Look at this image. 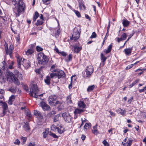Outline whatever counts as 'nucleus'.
I'll use <instances>...</instances> for the list:
<instances>
[{
  "label": "nucleus",
  "mask_w": 146,
  "mask_h": 146,
  "mask_svg": "<svg viewBox=\"0 0 146 146\" xmlns=\"http://www.w3.org/2000/svg\"><path fill=\"white\" fill-rule=\"evenodd\" d=\"M97 35L95 32H93L90 36L91 38H95L96 37Z\"/></svg>",
  "instance_id": "nucleus-57"
},
{
  "label": "nucleus",
  "mask_w": 146,
  "mask_h": 146,
  "mask_svg": "<svg viewBox=\"0 0 146 146\" xmlns=\"http://www.w3.org/2000/svg\"><path fill=\"white\" fill-rule=\"evenodd\" d=\"M14 47L12 44H11L9 47V48H8V46L5 48V50L7 55H9L10 57L12 58L13 56L12 53L14 50Z\"/></svg>",
  "instance_id": "nucleus-7"
},
{
  "label": "nucleus",
  "mask_w": 146,
  "mask_h": 146,
  "mask_svg": "<svg viewBox=\"0 0 146 146\" xmlns=\"http://www.w3.org/2000/svg\"><path fill=\"white\" fill-rule=\"evenodd\" d=\"M50 0H42L43 3L45 5H48L50 3Z\"/></svg>",
  "instance_id": "nucleus-50"
},
{
  "label": "nucleus",
  "mask_w": 146,
  "mask_h": 146,
  "mask_svg": "<svg viewBox=\"0 0 146 146\" xmlns=\"http://www.w3.org/2000/svg\"><path fill=\"white\" fill-rule=\"evenodd\" d=\"M116 111L119 114L123 116L125 115L126 112L125 110H123L120 108H119L116 110Z\"/></svg>",
  "instance_id": "nucleus-20"
},
{
  "label": "nucleus",
  "mask_w": 146,
  "mask_h": 146,
  "mask_svg": "<svg viewBox=\"0 0 146 146\" xmlns=\"http://www.w3.org/2000/svg\"><path fill=\"white\" fill-rule=\"evenodd\" d=\"M13 82L17 86H19L20 84V82L18 78L15 76L13 79Z\"/></svg>",
  "instance_id": "nucleus-25"
},
{
  "label": "nucleus",
  "mask_w": 146,
  "mask_h": 146,
  "mask_svg": "<svg viewBox=\"0 0 146 146\" xmlns=\"http://www.w3.org/2000/svg\"><path fill=\"white\" fill-rule=\"evenodd\" d=\"M72 54H69L67 58H66L65 60L66 62H68L70 61L72 59Z\"/></svg>",
  "instance_id": "nucleus-34"
},
{
  "label": "nucleus",
  "mask_w": 146,
  "mask_h": 146,
  "mask_svg": "<svg viewBox=\"0 0 146 146\" xmlns=\"http://www.w3.org/2000/svg\"><path fill=\"white\" fill-rule=\"evenodd\" d=\"M86 70L89 72L90 73H92L94 71L93 67L92 66H89L87 67Z\"/></svg>",
  "instance_id": "nucleus-28"
},
{
  "label": "nucleus",
  "mask_w": 146,
  "mask_h": 146,
  "mask_svg": "<svg viewBox=\"0 0 146 146\" xmlns=\"http://www.w3.org/2000/svg\"><path fill=\"white\" fill-rule=\"evenodd\" d=\"M56 96L54 95H51L48 98V102L49 104L51 106L54 105V102L56 99Z\"/></svg>",
  "instance_id": "nucleus-11"
},
{
  "label": "nucleus",
  "mask_w": 146,
  "mask_h": 146,
  "mask_svg": "<svg viewBox=\"0 0 146 146\" xmlns=\"http://www.w3.org/2000/svg\"><path fill=\"white\" fill-rule=\"evenodd\" d=\"M40 105L44 111L48 110L50 108L48 105L43 101L40 102Z\"/></svg>",
  "instance_id": "nucleus-12"
},
{
  "label": "nucleus",
  "mask_w": 146,
  "mask_h": 146,
  "mask_svg": "<svg viewBox=\"0 0 146 146\" xmlns=\"http://www.w3.org/2000/svg\"><path fill=\"white\" fill-rule=\"evenodd\" d=\"M48 133V131H46L43 132V137L44 138H46L47 137Z\"/></svg>",
  "instance_id": "nucleus-54"
},
{
  "label": "nucleus",
  "mask_w": 146,
  "mask_h": 146,
  "mask_svg": "<svg viewBox=\"0 0 146 146\" xmlns=\"http://www.w3.org/2000/svg\"><path fill=\"white\" fill-rule=\"evenodd\" d=\"M23 65L26 69L28 68L31 66L30 62L29 61H27L25 64Z\"/></svg>",
  "instance_id": "nucleus-35"
},
{
  "label": "nucleus",
  "mask_w": 146,
  "mask_h": 146,
  "mask_svg": "<svg viewBox=\"0 0 146 146\" xmlns=\"http://www.w3.org/2000/svg\"><path fill=\"white\" fill-rule=\"evenodd\" d=\"M78 6L80 9L85 10L86 7L84 5V2L82 0H79L78 1Z\"/></svg>",
  "instance_id": "nucleus-18"
},
{
  "label": "nucleus",
  "mask_w": 146,
  "mask_h": 146,
  "mask_svg": "<svg viewBox=\"0 0 146 146\" xmlns=\"http://www.w3.org/2000/svg\"><path fill=\"white\" fill-rule=\"evenodd\" d=\"M51 129L52 131H58L60 134L62 133L64 131L62 125L60 122H58L56 126L54 124L52 125L51 126Z\"/></svg>",
  "instance_id": "nucleus-3"
},
{
  "label": "nucleus",
  "mask_w": 146,
  "mask_h": 146,
  "mask_svg": "<svg viewBox=\"0 0 146 146\" xmlns=\"http://www.w3.org/2000/svg\"><path fill=\"white\" fill-rule=\"evenodd\" d=\"M139 79H137L135 81L133 82L129 86V88H131L135 85L137 83H138L139 81Z\"/></svg>",
  "instance_id": "nucleus-40"
},
{
  "label": "nucleus",
  "mask_w": 146,
  "mask_h": 146,
  "mask_svg": "<svg viewBox=\"0 0 146 146\" xmlns=\"http://www.w3.org/2000/svg\"><path fill=\"white\" fill-rule=\"evenodd\" d=\"M73 77V76H72L71 77V83H70V84L69 85V86H68L69 88L70 89L72 88Z\"/></svg>",
  "instance_id": "nucleus-58"
},
{
  "label": "nucleus",
  "mask_w": 146,
  "mask_h": 146,
  "mask_svg": "<svg viewBox=\"0 0 146 146\" xmlns=\"http://www.w3.org/2000/svg\"><path fill=\"white\" fill-rule=\"evenodd\" d=\"M133 140L131 139H128L127 142L126 143V144L125 146H131L132 144Z\"/></svg>",
  "instance_id": "nucleus-43"
},
{
  "label": "nucleus",
  "mask_w": 146,
  "mask_h": 146,
  "mask_svg": "<svg viewBox=\"0 0 146 146\" xmlns=\"http://www.w3.org/2000/svg\"><path fill=\"white\" fill-rule=\"evenodd\" d=\"M37 59L38 64L41 65L46 64L49 60V59L47 56L42 52H40L38 54Z\"/></svg>",
  "instance_id": "nucleus-2"
},
{
  "label": "nucleus",
  "mask_w": 146,
  "mask_h": 146,
  "mask_svg": "<svg viewBox=\"0 0 146 146\" xmlns=\"http://www.w3.org/2000/svg\"><path fill=\"white\" fill-rule=\"evenodd\" d=\"M62 103L58 101H57L55 104H54V106H57L59 109H61L62 107L61 106Z\"/></svg>",
  "instance_id": "nucleus-26"
},
{
  "label": "nucleus",
  "mask_w": 146,
  "mask_h": 146,
  "mask_svg": "<svg viewBox=\"0 0 146 146\" xmlns=\"http://www.w3.org/2000/svg\"><path fill=\"white\" fill-rule=\"evenodd\" d=\"M49 29L52 32V35L53 36H55L56 38L59 37L60 31V29L58 27L55 28H50Z\"/></svg>",
  "instance_id": "nucleus-6"
},
{
  "label": "nucleus",
  "mask_w": 146,
  "mask_h": 146,
  "mask_svg": "<svg viewBox=\"0 0 146 146\" xmlns=\"http://www.w3.org/2000/svg\"><path fill=\"white\" fill-rule=\"evenodd\" d=\"M43 23V22L42 20L38 19L37 20V22L35 24V25L38 26L42 25Z\"/></svg>",
  "instance_id": "nucleus-42"
},
{
  "label": "nucleus",
  "mask_w": 146,
  "mask_h": 146,
  "mask_svg": "<svg viewBox=\"0 0 146 146\" xmlns=\"http://www.w3.org/2000/svg\"><path fill=\"white\" fill-rule=\"evenodd\" d=\"M17 62L18 67L19 68H21V65L22 64V63L25 60L24 58H22L20 56L17 57Z\"/></svg>",
  "instance_id": "nucleus-17"
},
{
  "label": "nucleus",
  "mask_w": 146,
  "mask_h": 146,
  "mask_svg": "<svg viewBox=\"0 0 146 146\" xmlns=\"http://www.w3.org/2000/svg\"><path fill=\"white\" fill-rule=\"evenodd\" d=\"M63 56H66L67 54L64 51H62V52H60V53Z\"/></svg>",
  "instance_id": "nucleus-63"
},
{
  "label": "nucleus",
  "mask_w": 146,
  "mask_h": 146,
  "mask_svg": "<svg viewBox=\"0 0 146 146\" xmlns=\"http://www.w3.org/2000/svg\"><path fill=\"white\" fill-rule=\"evenodd\" d=\"M36 49L37 51L38 52L41 51L43 50V48L38 46H36Z\"/></svg>",
  "instance_id": "nucleus-53"
},
{
  "label": "nucleus",
  "mask_w": 146,
  "mask_h": 146,
  "mask_svg": "<svg viewBox=\"0 0 146 146\" xmlns=\"http://www.w3.org/2000/svg\"><path fill=\"white\" fill-rule=\"evenodd\" d=\"M26 115L29 117L30 118L32 117V115L30 111H27L26 113Z\"/></svg>",
  "instance_id": "nucleus-60"
},
{
  "label": "nucleus",
  "mask_w": 146,
  "mask_h": 146,
  "mask_svg": "<svg viewBox=\"0 0 146 146\" xmlns=\"http://www.w3.org/2000/svg\"><path fill=\"white\" fill-rule=\"evenodd\" d=\"M8 109L3 110V112L2 114L1 115V117H3L6 114L7 112V111Z\"/></svg>",
  "instance_id": "nucleus-51"
},
{
  "label": "nucleus",
  "mask_w": 146,
  "mask_h": 146,
  "mask_svg": "<svg viewBox=\"0 0 146 146\" xmlns=\"http://www.w3.org/2000/svg\"><path fill=\"white\" fill-rule=\"evenodd\" d=\"M50 76L51 78H56L57 77V74L56 73H51L50 74Z\"/></svg>",
  "instance_id": "nucleus-47"
},
{
  "label": "nucleus",
  "mask_w": 146,
  "mask_h": 146,
  "mask_svg": "<svg viewBox=\"0 0 146 146\" xmlns=\"http://www.w3.org/2000/svg\"><path fill=\"white\" fill-rule=\"evenodd\" d=\"M101 57L102 62H105L107 59V58L102 53L101 54Z\"/></svg>",
  "instance_id": "nucleus-45"
},
{
  "label": "nucleus",
  "mask_w": 146,
  "mask_h": 146,
  "mask_svg": "<svg viewBox=\"0 0 146 146\" xmlns=\"http://www.w3.org/2000/svg\"><path fill=\"white\" fill-rule=\"evenodd\" d=\"M127 36V34L125 33H123L121 35V37L123 39H124V40L126 39Z\"/></svg>",
  "instance_id": "nucleus-48"
},
{
  "label": "nucleus",
  "mask_w": 146,
  "mask_h": 146,
  "mask_svg": "<svg viewBox=\"0 0 146 146\" xmlns=\"http://www.w3.org/2000/svg\"><path fill=\"white\" fill-rule=\"evenodd\" d=\"M102 143L104 146H109V145L108 142L107 141L106 139H104Z\"/></svg>",
  "instance_id": "nucleus-52"
},
{
  "label": "nucleus",
  "mask_w": 146,
  "mask_h": 146,
  "mask_svg": "<svg viewBox=\"0 0 146 146\" xmlns=\"http://www.w3.org/2000/svg\"><path fill=\"white\" fill-rule=\"evenodd\" d=\"M49 135L50 136H52L54 138H58V136L55 133H50L49 134Z\"/></svg>",
  "instance_id": "nucleus-55"
},
{
  "label": "nucleus",
  "mask_w": 146,
  "mask_h": 146,
  "mask_svg": "<svg viewBox=\"0 0 146 146\" xmlns=\"http://www.w3.org/2000/svg\"><path fill=\"white\" fill-rule=\"evenodd\" d=\"M62 115L66 122L70 123L71 121L72 117L69 114L65 112L62 113Z\"/></svg>",
  "instance_id": "nucleus-10"
},
{
  "label": "nucleus",
  "mask_w": 146,
  "mask_h": 146,
  "mask_svg": "<svg viewBox=\"0 0 146 146\" xmlns=\"http://www.w3.org/2000/svg\"><path fill=\"white\" fill-rule=\"evenodd\" d=\"M91 127V124L90 123H86L84 127V129L85 131Z\"/></svg>",
  "instance_id": "nucleus-27"
},
{
  "label": "nucleus",
  "mask_w": 146,
  "mask_h": 146,
  "mask_svg": "<svg viewBox=\"0 0 146 146\" xmlns=\"http://www.w3.org/2000/svg\"><path fill=\"white\" fill-rule=\"evenodd\" d=\"M30 94L33 97L35 98H37L38 95L37 94V92L39 91L37 88V87L36 85L33 84L31 85L30 87Z\"/></svg>",
  "instance_id": "nucleus-4"
},
{
  "label": "nucleus",
  "mask_w": 146,
  "mask_h": 146,
  "mask_svg": "<svg viewBox=\"0 0 146 146\" xmlns=\"http://www.w3.org/2000/svg\"><path fill=\"white\" fill-rule=\"evenodd\" d=\"M67 5L70 9H71L74 12L76 16L78 18H80L81 17V16L80 13L78 11L75 10L73 8L71 5H70L69 4H67Z\"/></svg>",
  "instance_id": "nucleus-15"
},
{
  "label": "nucleus",
  "mask_w": 146,
  "mask_h": 146,
  "mask_svg": "<svg viewBox=\"0 0 146 146\" xmlns=\"http://www.w3.org/2000/svg\"><path fill=\"white\" fill-rule=\"evenodd\" d=\"M71 95H70L67 97L66 100L67 102L69 104H71L72 103V101L71 100Z\"/></svg>",
  "instance_id": "nucleus-41"
},
{
  "label": "nucleus",
  "mask_w": 146,
  "mask_h": 146,
  "mask_svg": "<svg viewBox=\"0 0 146 146\" xmlns=\"http://www.w3.org/2000/svg\"><path fill=\"white\" fill-rule=\"evenodd\" d=\"M122 24L124 27H128L130 24V22L127 19H123L122 21Z\"/></svg>",
  "instance_id": "nucleus-22"
},
{
  "label": "nucleus",
  "mask_w": 146,
  "mask_h": 146,
  "mask_svg": "<svg viewBox=\"0 0 146 146\" xmlns=\"http://www.w3.org/2000/svg\"><path fill=\"white\" fill-rule=\"evenodd\" d=\"M36 44L34 43L33 44H32L29 45V49L31 50H33L34 52L35 48V46Z\"/></svg>",
  "instance_id": "nucleus-46"
},
{
  "label": "nucleus",
  "mask_w": 146,
  "mask_h": 146,
  "mask_svg": "<svg viewBox=\"0 0 146 146\" xmlns=\"http://www.w3.org/2000/svg\"><path fill=\"white\" fill-rule=\"evenodd\" d=\"M60 115L59 114H57L55 115L53 119L54 122H55L58 121L59 120Z\"/></svg>",
  "instance_id": "nucleus-39"
},
{
  "label": "nucleus",
  "mask_w": 146,
  "mask_h": 146,
  "mask_svg": "<svg viewBox=\"0 0 146 146\" xmlns=\"http://www.w3.org/2000/svg\"><path fill=\"white\" fill-rule=\"evenodd\" d=\"M39 15V13L37 12L36 11L35 12L34 15L33 17V22L35 21L36 19L38 17Z\"/></svg>",
  "instance_id": "nucleus-32"
},
{
  "label": "nucleus",
  "mask_w": 146,
  "mask_h": 146,
  "mask_svg": "<svg viewBox=\"0 0 146 146\" xmlns=\"http://www.w3.org/2000/svg\"><path fill=\"white\" fill-rule=\"evenodd\" d=\"M132 50V47L128 48L125 49L123 51V52H124L125 55L126 56H129L131 55Z\"/></svg>",
  "instance_id": "nucleus-14"
},
{
  "label": "nucleus",
  "mask_w": 146,
  "mask_h": 146,
  "mask_svg": "<svg viewBox=\"0 0 146 146\" xmlns=\"http://www.w3.org/2000/svg\"><path fill=\"white\" fill-rule=\"evenodd\" d=\"M12 4L15 6L13 8L14 15L17 17L24 12L25 9V5L23 0H13Z\"/></svg>",
  "instance_id": "nucleus-1"
},
{
  "label": "nucleus",
  "mask_w": 146,
  "mask_h": 146,
  "mask_svg": "<svg viewBox=\"0 0 146 146\" xmlns=\"http://www.w3.org/2000/svg\"><path fill=\"white\" fill-rule=\"evenodd\" d=\"M56 65V64H55L51 66L50 69L52 71H54V72H56V70L54 69V68Z\"/></svg>",
  "instance_id": "nucleus-61"
},
{
  "label": "nucleus",
  "mask_w": 146,
  "mask_h": 146,
  "mask_svg": "<svg viewBox=\"0 0 146 146\" xmlns=\"http://www.w3.org/2000/svg\"><path fill=\"white\" fill-rule=\"evenodd\" d=\"M94 88L95 86L94 85L89 86L87 89V91L88 92H91L94 89Z\"/></svg>",
  "instance_id": "nucleus-37"
},
{
  "label": "nucleus",
  "mask_w": 146,
  "mask_h": 146,
  "mask_svg": "<svg viewBox=\"0 0 146 146\" xmlns=\"http://www.w3.org/2000/svg\"><path fill=\"white\" fill-rule=\"evenodd\" d=\"M86 78H87L89 77H90V76L92 73H90L89 72L86 70Z\"/></svg>",
  "instance_id": "nucleus-49"
},
{
  "label": "nucleus",
  "mask_w": 146,
  "mask_h": 146,
  "mask_svg": "<svg viewBox=\"0 0 146 146\" xmlns=\"http://www.w3.org/2000/svg\"><path fill=\"white\" fill-rule=\"evenodd\" d=\"M6 77L7 78V80L9 82H13V79L15 77V76L12 72L10 71H7L5 74Z\"/></svg>",
  "instance_id": "nucleus-9"
},
{
  "label": "nucleus",
  "mask_w": 146,
  "mask_h": 146,
  "mask_svg": "<svg viewBox=\"0 0 146 146\" xmlns=\"http://www.w3.org/2000/svg\"><path fill=\"white\" fill-rule=\"evenodd\" d=\"M4 93V90L3 89H0V99H1L3 98V94Z\"/></svg>",
  "instance_id": "nucleus-44"
},
{
  "label": "nucleus",
  "mask_w": 146,
  "mask_h": 146,
  "mask_svg": "<svg viewBox=\"0 0 146 146\" xmlns=\"http://www.w3.org/2000/svg\"><path fill=\"white\" fill-rule=\"evenodd\" d=\"M18 78H19V79L21 80H22L23 78V76L21 73H20L17 76Z\"/></svg>",
  "instance_id": "nucleus-59"
},
{
  "label": "nucleus",
  "mask_w": 146,
  "mask_h": 146,
  "mask_svg": "<svg viewBox=\"0 0 146 146\" xmlns=\"http://www.w3.org/2000/svg\"><path fill=\"white\" fill-rule=\"evenodd\" d=\"M57 74V77L58 78H60L64 77L65 76V74L64 72L62 70L59 71Z\"/></svg>",
  "instance_id": "nucleus-19"
},
{
  "label": "nucleus",
  "mask_w": 146,
  "mask_h": 146,
  "mask_svg": "<svg viewBox=\"0 0 146 146\" xmlns=\"http://www.w3.org/2000/svg\"><path fill=\"white\" fill-rule=\"evenodd\" d=\"M34 115L38 119H42L43 117V115L41 113L36 110H34Z\"/></svg>",
  "instance_id": "nucleus-16"
},
{
  "label": "nucleus",
  "mask_w": 146,
  "mask_h": 146,
  "mask_svg": "<svg viewBox=\"0 0 146 146\" xmlns=\"http://www.w3.org/2000/svg\"><path fill=\"white\" fill-rule=\"evenodd\" d=\"M74 53H78L82 49V47L81 46L75 45L72 46Z\"/></svg>",
  "instance_id": "nucleus-13"
},
{
  "label": "nucleus",
  "mask_w": 146,
  "mask_h": 146,
  "mask_svg": "<svg viewBox=\"0 0 146 146\" xmlns=\"http://www.w3.org/2000/svg\"><path fill=\"white\" fill-rule=\"evenodd\" d=\"M78 106L79 107V108L80 109H84L86 108V105L84 103V102L82 101H80L78 103Z\"/></svg>",
  "instance_id": "nucleus-21"
},
{
  "label": "nucleus",
  "mask_w": 146,
  "mask_h": 146,
  "mask_svg": "<svg viewBox=\"0 0 146 146\" xmlns=\"http://www.w3.org/2000/svg\"><path fill=\"white\" fill-rule=\"evenodd\" d=\"M34 52L33 50H30L29 49L25 52V53L27 55H30L34 53Z\"/></svg>",
  "instance_id": "nucleus-33"
},
{
  "label": "nucleus",
  "mask_w": 146,
  "mask_h": 146,
  "mask_svg": "<svg viewBox=\"0 0 146 146\" xmlns=\"http://www.w3.org/2000/svg\"><path fill=\"white\" fill-rule=\"evenodd\" d=\"M98 125L96 124V125L93 126V129H92V133L95 135H97L98 133V131L97 129Z\"/></svg>",
  "instance_id": "nucleus-24"
},
{
  "label": "nucleus",
  "mask_w": 146,
  "mask_h": 146,
  "mask_svg": "<svg viewBox=\"0 0 146 146\" xmlns=\"http://www.w3.org/2000/svg\"><path fill=\"white\" fill-rule=\"evenodd\" d=\"M44 80L46 84L48 85H49L50 84V78L49 76H46V79H44Z\"/></svg>",
  "instance_id": "nucleus-30"
},
{
  "label": "nucleus",
  "mask_w": 146,
  "mask_h": 146,
  "mask_svg": "<svg viewBox=\"0 0 146 146\" xmlns=\"http://www.w3.org/2000/svg\"><path fill=\"white\" fill-rule=\"evenodd\" d=\"M85 111L84 109H80L79 108H77L75 109L74 111V118L75 119H76L78 116L83 113Z\"/></svg>",
  "instance_id": "nucleus-8"
},
{
  "label": "nucleus",
  "mask_w": 146,
  "mask_h": 146,
  "mask_svg": "<svg viewBox=\"0 0 146 146\" xmlns=\"http://www.w3.org/2000/svg\"><path fill=\"white\" fill-rule=\"evenodd\" d=\"M14 143L15 144L19 145L20 143V141L18 139H17L15 140V141L14 142Z\"/></svg>",
  "instance_id": "nucleus-64"
},
{
  "label": "nucleus",
  "mask_w": 146,
  "mask_h": 146,
  "mask_svg": "<svg viewBox=\"0 0 146 146\" xmlns=\"http://www.w3.org/2000/svg\"><path fill=\"white\" fill-rule=\"evenodd\" d=\"M23 127L25 130L27 131L30 129L29 126L28 124L25 123V125L23 126Z\"/></svg>",
  "instance_id": "nucleus-38"
},
{
  "label": "nucleus",
  "mask_w": 146,
  "mask_h": 146,
  "mask_svg": "<svg viewBox=\"0 0 146 146\" xmlns=\"http://www.w3.org/2000/svg\"><path fill=\"white\" fill-rule=\"evenodd\" d=\"M112 45L111 44L109 45L107 49H105L103 50L104 52L106 54L109 53L111 51Z\"/></svg>",
  "instance_id": "nucleus-23"
},
{
  "label": "nucleus",
  "mask_w": 146,
  "mask_h": 146,
  "mask_svg": "<svg viewBox=\"0 0 146 146\" xmlns=\"http://www.w3.org/2000/svg\"><path fill=\"white\" fill-rule=\"evenodd\" d=\"M14 64V62L12 61L11 63H8L7 66V68L9 69H12L13 68V66Z\"/></svg>",
  "instance_id": "nucleus-31"
},
{
  "label": "nucleus",
  "mask_w": 146,
  "mask_h": 146,
  "mask_svg": "<svg viewBox=\"0 0 146 146\" xmlns=\"http://www.w3.org/2000/svg\"><path fill=\"white\" fill-rule=\"evenodd\" d=\"M115 39L117 40V42L119 43L121 41L124 40V39H123L121 37L120 38L117 37L115 38Z\"/></svg>",
  "instance_id": "nucleus-56"
},
{
  "label": "nucleus",
  "mask_w": 146,
  "mask_h": 146,
  "mask_svg": "<svg viewBox=\"0 0 146 146\" xmlns=\"http://www.w3.org/2000/svg\"><path fill=\"white\" fill-rule=\"evenodd\" d=\"M0 103L2 104V106L3 110L8 109V106L6 103L0 101Z\"/></svg>",
  "instance_id": "nucleus-29"
},
{
  "label": "nucleus",
  "mask_w": 146,
  "mask_h": 146,
  "mask_svg": "<svg viewBox=\"0 0 146 146\" xmlns=\"http://www.w3.org/2000/svg\"><path fill=\"white\" fill-rule=\"evenodd\" d=\"M14 75H15L17 76L19 74L20 72L17 70H15L14 72Z\"/></svg>",
  "instance_id": "nucleus-62"
},
{
  "label": "nucleus",
  "mask_w": 146,
  "mask_h": 146,
  "mask_svg": "<svg viewBox=\"0 0 146 146\" xmlns=\"http://www.w3.org/2000/svg\"><path fill=\"white\" fill-rule=\"evenodd\" d=\"M15 98V97L13 95L11 96V97L9 98V101L8 103L10 105H12V104L13 100Z\"/></svg>",
  "instance_id": "nucleus-36"
},
{
  "label": "nucleus",
  "mask_w": 146,
  "mask_h": 146,
  "mask_svg": "<svg viewBox=\"0 0 146 146\" xmlns=\"http://www.w3.org/2000/svg\"><path fill=\"white\" fill-rule=\"evenodd\" d=\"M73 33L70 39L72 40H76L78 39L80 36V33L77 29H75L73 31Z\"/></svg>",
  "instance_id": "nucleus-5"
}]
</instances>
